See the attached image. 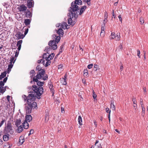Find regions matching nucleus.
<instances>
[{
	"label": "nucleus",
	"instance_id": "79ce46f5",
	"mask_svg": "<svg viewBox=\"0 0 148 148\" xmlns=\"http://www.w3.org/2000/svg\"><path fill=\"white\" fill-rule=\"evenodd\" d=\"M61 82L62 83V84L64 85H66V80L65 79H62Z\"/></svg>",
	"mask_w": 148,
	"mask_h": 148
},
{
	"label": "nucleus",
	"instance_id": "e2e57ef3",
	"mask_svg": "<svg viewBox=\"0 0 148 148\" xmlns=\"http://www.w3.org/2000/svg\"><path fill=\"white\" fill-rule=\"evenodd\" d=\"M61 111L62 113H63L64 112V108L62 107H61Z\"/></svg>",
	"mask_w": 148,
	"mask_h": 148
},
{
	"label": "nucleus",
	"instance_id": "473e14b6",
	"mask_svg": "<svg viewBox=\"0 0 148 148\" xmlns=\"http://www.w3.org/2000/svg\"><path fill=\"white\" fill-rule=\"evenodd\" d=\"M42 78L44 80H46L48 79V76L47 74L42 75Z\"/></svg>",
	"mask_w": 148,
	"mask_h": 148
},
{
	"label": "nucleus",
	"instance_id": "20e7f679",
	"mask_svg": "<svg viewBox=\"0 0 148 148\" xmlns=\"http://www.w3.org/2000/svg\"><path fill=\"white\" fill-rule=\"evenodd\" d=\"M82 1L81 0H75L74 2H72L71 3V7L69 9L73 12H75V14H78L79 12V8L77 5H81Z\"/></svg>",
	"mask_w": 148,
	"mask_h": 148
},
{
	"label": "nucleus",
	"instance_id": "f03ea898",
	"mask_svg": "<svg viewBox=\"0 0 148 148\" xmlns=\"http://www.w3.org/2000/svg\"><path fill=\"white\" fill-rule=\"evenodd\" d=\"M38 79H39L36 78L35 76L33 78V81L37 82V84L38 86L36 85L32 86V89L33 91H32V93L35 94L37 99H40V96L44 92L43 88L41 86H42L45 83L44 82L39 81Z\"/></svg>",
	"mask_w": 148,
	"mask_h": 148
},
{
	"label": "nucleus",
	"instance_id": "412c9836",
	"mask_svg": "<svg viewBox=\"0 0 148 148\" xmlns=\"http://www.w3.org/2000/svg\"><path fill=\"white\" fill-rule=\"evenodd\" d=\"M18 127L17 129L16 130L17 132L19 133H21L22 132L23 130V127L22 125H21L20 126Z\"/></svg>",
	"mask_w": 148,
	"mask_h": 148
},
{
	"label": "nucleus",
	"instance_id": "f257e3e1",
	"mask_svg": "<svg viewBox=\"0 0 148 148\" xmlns=\"http://www.w3.org/2000/svg\"><path fill=\"white\" fill-rule=\"evenodd\" d=\"M32 93L29 94L27 97L25 95H23L22 97L24 101H27V105L25 106V109L27 113L30 114L32 109H37V103L35 101L36 99L35 94L32 93V92H30Z\"/></svg>",
	"mask_w": 148,
	"mask_h": 148
},
{
	"label": "nucleus",
	"instance_id": "680f3d73",
	"mask_svg": "<svg viewBox=\"0 0 148 148\" xmlns=\"http://www.w3.org/2000/svg\"><path fill=\"white\" fill-rule=\"evenodd\" d=\"M133 107L135 110H136L137 108V105L136 104H133Z\"/></svg>",
	"mask_w": 148,
	"mask_h": 148
},
{
	"label": "nucleus",
	"instance_id": "bf43d9fd",
	"mask_svg": "<svg viewBox=\"0 0 148 148\" xmlns=\"http://www.w3.org/2000/svg\"><path fill=\"white\" fill-rule=\"evenodd\" d=\"M28 28H27L26 30H25V33H24V34H25V35L28 33Z\"/></svg>",
	"mask_w": 148,
	"mask_h": 148
},
{
	"label": "nucleus",
	"instance_id": "a18cd8bd",
	"mask_svg": "<svg viewBox=\"0 0 148 148\" xmlns=\"http://www.w3.org/2000/svg\"><path fill=\"white\" fill-rule=\"evenodd\" d=\"M105 26V23H104V24L103 25H102L101 26V31H105L104 29V26Z\"/></svg>",
	"mask_w": 148,
	"mask_h": 148
},
{
	"label": "nucleus",
	"instance_id": "dca6fc26",
	"mask_svg": "<svg viewBox=\"0 0 148 148\" xmlns=\"http://www.w3.org/2000/svg\"><path fill=\"white\" fill-rule=\"evenodd\" d=\"M32 119V117L30 115H26L25 116V121L27 122H29Z\"/></svg>",
	"mask_w": 148,
	"mask_h": 148
},
{
	"label": "nucleus",
	"instance_id": "3c124183",
	"mask_svg": "<svg viewBox=\"0 0 148 148\" xmlns=\"http://www.w3.org/2000/svg\"><path fill=\"white\" fill-rule=\"evenodd\" d=\"M92 66H93V64H91L88 65L87 67L88 69H90L92 67Z\"/></svg>",
	"mask_w": 148,
	"mask_h": 148
},
{
	"label": "nucleus",
	"instance_id": "f3484780",
	"mask_svg": "<svg viewBox=\"0 0 148 148\" xmlns=\"http://www.w3.org/2000/svg\"><path fill=\"white\" fill-rule=\"evenodd\" d=\"M10 137L9 134H6L3 136V140L5 141H7L9 139Z\"/></svg>",
	"mask_w": 148,
	"mask_h": 148
},
{
	"label": "nucleus",
	"instance_id": "58836bf2",
	"mask_svg": "<svg viewBox=\"0 0 148 148\" xmlns=\"http://www.w3.org/2000/svg\"><path fill=\"white\" fill-rule=\"evenodd\" d=\"M91 0H84V1L86 2L87 3V4L88 5H90L91 3L90 2Z\"/></svg>",
	"mask_w": 148,
	"mask_h": 148
},
{
	"label": "nucleus",
	"instance_id": "5fc2aeb1",
	"mask_svg": "<svg viewBox=\"0 0 148 148\" xmlns=\"http://www.w3.org/2000/svg\"><path fill=\"white\" fill-rule=\"evenodd\" d=\"M132 101L133 102V104H136V100L135 98H133L132 100Z\"/></svg>",
	"mask_w": 148,
	"mask_h": 148
},
{
	"label": "nucleus",
	"instance_id": "6e6d98bb",
	"mask_svg": "<svg viewBox=\"0 0 148 148\" xmlns=\"http://www.w3.org/2000/svg\"><path fill=\"white\" fill-rule=\"evenodd\" d=\"M34 132V130L33 129H31L29 132V136L33 134Z\"/></svg>",
	"mask_w": 148,
	"mask_h": 148
},
{
	"label": "nucleus",
	"instance_id": "f8f14e48",
	"mask_svg": "<svg viewBox=\"0 0 148 148\" xmlns=\"http://www.w3.org/2000/svg\"><path fill=\"white\" fill-rule=\"evenodd\" d=\"M31 22V21L30 19H26L24 20V23L25 25L27 26L28 28H30Z\"/></svg>",
	"mask_w": 148,
	"mask_h": 148
},
{
	"label": "nucleus",
	"instance_id": "1a4fd4ad",
	"mask_svg": "<svg viewBox=\"0 0 148 148\" xmlns=\"http://www.w3.org/2000/svg\"><path fill=\"white\" fill-rule=\"evenodd\" d=\"M48 86L50 89V91L51 92V93L52 94V96L54 94V90L53 88V85L51 81L49 82Z\"/></svg>",
	"mask_w": 148,
	"mask_h": 148
},
{
	"label": "nucleus",
	"instance_id": "ddd939ff",
	"mask_svg": "<svg viewBox=\"0 0 148 148\" xmlns=\"http://www.w3.org/2000/svg\"><path fill=\"white\" fill-rule=\"evenodd\" d=\"M27 5L29 8H31L34 6V1H28L27 2Z\"/></svg>",
	"mask_w": 148,
	"mask_h": 148
},
{
	"label": "nucleus",
	"instance_id": "774afa93",
	"mask_svg": "<svg viewBox=\"0 0 148 148\" xmlns=\"http://www.w3.org/2000/svg\"><path fill=\"white\" fill-rule=\"evenodd\" d=\"M7 79H8V77H6L5 78H4V79H3V82L4 83L6 82V81H7Z\"/></svg>",
	"mask_w": 148,
	"mask_h": 148
},
{
	"label": "nucleus",
	"instance_id": "aec40b11",
	"mask_svg": "<svg viewBox=\"0 0 148 148\" xmlns=\"http://www.w3.org/2000/svg\"><path fill=\"white\" fill-rule=\"evenodd\" d=\"M86 8V6L84 5L82 6L80 9L79 12V14L81 15L82 13L85 10Z\"/></svg>",
	"mask_w": 148,
	"mask_h": 148
},
{
	"label": "nucleus",
	"instance_id": "7ed1b4c3",
	"mask_svg": "<svg viewBox=\"0 0 148 148\" xmlns=\"http://www.w3.org/2000/svg\"><path fill=\"white\" fill-rule=\"evenodd\" d=\"M53 40H50L48 43V45L50 46L53 50L56 49L57 48L56 44L58 43L60 39V37L57 36L55 34L52 35Z\"/></svg>",
	"mask_w": 148,
	"mask_h": 148
},
{
	"label": "nucleus",
	"instance_id": "0e129e2a",
	"mask_svg": "<svg viewBox=\"0 0 148 148\" xmlns=\"http://www.w3.org/2000/svg\"><path fill=\"white\" fill-rule=\"evenodd\" d=\"M13 66V64H12V63H10V64L8 65V67L11 69L12 68Z\"/></svg>",
	"mask_w": 148,
	"mask_h": 148
},
{
	"label": "nucleus",
	"instance_id": "4468645a",
	"mask_svg": "<svg viewBox=\"0 0 148 148\" xmlns=\"http://www.w3.org/2000/svg\"><path fill=\"white\" fill-rule=\"evenodd\" d=\"M57 33L59 34V36H63L64 34L63 30L61 28H59L57 31Z\"/></svg>",
	"mask_w": 148,
	"mask_h": 148
},
{
	"label": "nucleus",
	"instance_id": "f704fd0d",
	"mask_svg": "<svg viewBox=\"0 0 148 148\" xmlns=\"http://www.w3.org/2000/svg\"><path fill=\"white\" fill-rule=\"evenodd\" d=\"M142 109V115H144L145 113V107H144V106H142L141 107Z\"/></svg>",
	"mask_w": 148,
	"mask_h": 148
},
{
	"label": "nucleus",
	"instance_id": "c756f323",
	"mask_svg": "<svg viewBox=\"0 0 148 148\" xmlns=\"http://www.w3.org/2000/svg\"><path fill=\"white\" fill-rule=\"evenodd\" d=\"M51 49V47L49 46L46 47L45 51L47 53H48V52L50 51Z\"/></svg>",
	"mask_w": 148,
	"mask_h": 148
},
{
	"label": "nucleus",
	"instance_id": "c9c22d12",
	"mask_svg": "<svg viewBox=\"0 0 148 148\" xmlns=\"http://www.w3.org/2000/svg\"><path fill=\"white\" fill-rule=\"evenodd\" d=\"M93 97V99H96L97 97V95L95 94V92H94V90H93V94L92 95Z\"/></svg>",
	"mask_w": 148,
	"mask_h": 148
},
{
	"label": "nucleus",
	"instance_id": "4c0bfd02",
	"mask_svg": "<svg viewBox=\"0 0 148 148\" xmlns=\"http://www.w3.org/2000/svg\"><path fill=\"white\" fill-rule=\"evenodd\" d=\"M47 62H46V64H44V65L45 67H47L49 65H50V64L51 62V61H47Z\"/></svg>",
	"mask_w": 148,
	"mask_h": 148
},
{
	"label": "nucleus",
	"instance_id": "39448f33",
	"mask_svg": "<svg viewBox=\"0 0 148 148\" xmlns=\"http://www.w3.org/2000/svg\"><path fill=\"white\" fill-rule=\"evenodd\" d=\"M3 131L5 134L9 133L12 135L14 133V130L12 128V124L10 121H8L6 125L5 126L4 128Z\"/></svg>",
	"mask_w": 148,
	"mask_h": 148
},
{
	"label": "nucleus",
	"instance_id": "b1692460",
	"mask_svg": "<svg viewBox=\"0 0 148 148\" xmlns=\"http://www.w3.org/2000/svg\"><path fill=\"white\" fill-rule=\"evenodd\" d=\"M114 102L113 101H111V103L110 104L111 108L113 110H115V107L114 105L113 104Z\"/></svg>",
	"mask_w": 148,
	"mask_h": 148
},
{
	"label": "nucleus",
	"instance_id": "4d7b16f0",
	"mask_svg": "<svg viewBox=\"0 0 148 148\" xmlns=\"http://www.w3.org/2000/svg\"><path fill=\"white\" fill-rule=\"evenodd\" d=\"M123 48L122 45H120L118 47V49L120 50H121Z\"/></svg>",
	"mask_w": 148,
	"mask_h": 148
},
{
	"label": "nucleus",
	"instance_id": "69168bd1",
	"mask_svg": "<svg viewBox=\"0 0 148 148\" xmlns=\"http://www.w3.org/2000/svg\"><path fill=\"white\" fill-rule=\"evenodd\" d=\"M14 57H12V58H11L10 59V63H12L13 62V61L14 60Z\"/></svg>",
	"mask_w": 148,
	"mask_h": 148
},
{
	"label": "nucleus",
	"instance_id": "13d9d810",
	"mask_svg": "<svg viewBox=\"0 0 148 148\" xmlns=\"http://www.w3.org/2000/svg\"><path fill=\"white\" fill-rule=\"evenodd\" d=\"M4 85V83L2 81H1L0 82V86H3Z\"/></svg>",
	"mask_w": 148,
	"mask_h": 148
},
{
	"label": "nucleus",
	"instance_id": "6e6552de",
	"mask_svg": "<svg viewBox=\"0 0 148 148\" xmlns=\"http://www.w3.org/2000/svg\"><path fill=\"white\" fill-rule=\"evenodd\" d=\"M15 36L16 38V39L18 40L23 38L25 37V35L22 34L21 32H18L15 34Z\"/></svg>",
	"mask_w": 148,
	"mask_h": 148
},
{
	"label": "nucleus",
	"instance_id": "c85d7f7f",
	"mask_svg": "<svg viewBox=\"0 0 148 148\" xmlns=\"http://www.w3.org/2000/svg\"><path fill=\"white\" fill-rule=\"evenodd\" d=\"M6 87L7 86H5V87L1 86V89L0 91L1 93L3 94L5 92L6 90Z\"/></svg>",
	"mask_w": 148,
	"mask_h": 148
},
{
	"label": "nucleus",
	"instance_id": "4be33fe9",
	"mask_svg": "<svg viewBox=\"0 0 148 148\" xmlns=\"http://www.w3.org/2000/svg\"><path fill=\"white\" fill-rule=\"evenodd\" d=\"M7 73L6 71H4L3 73H2L0 75V80L2 79L3 78L5 77Z\"/></svg>",
	"mask_w": 148,
	"mask_h": 148
},
{
	"label": "nucleus",
	"instance_id": "423d86ee",
	"mask_svg": "<svg viewBox=\"0 0 148 148\" xmlns=\"http://www.w3.org/2000/svg\"><path fill=\"white\" fill-rule=\"evenodd\" d=\"M69 13L68 14V16L69 17V18L68 19V23L69 25H73L74 23L73 24L72 18L74 17L76 18L77 17V14H75V12H73L71 10L69 9Z\"/></svg>",
	"mask_w": 148,
	"mask_h": 148
},
{
	"label": "nucleus",
	"instance_id": "864d4df0",
	"mask_svg": "<svg viewBox=\"0 0 148 148\" xmlns=\"http://www.w3.org/2000/svg\"><path fill=\"white\" fill-rule=\"evenodd\" d=\"M106 112L107 113H109V114H110L111 111L110 110L109 108H106Z\"/></svg>",
	"mask_w": 148,
	"mask_h": 148
},
{
	"label": "nucleus",
	"instance_id": "c03bdc74",
	"mask_svg": "<svg viewBox=\"0 0 148 148\" xmlns=\"http://www.w3.org/2000/svg\"><path fill=\"white\" fill-rule=\"evenodd\" d=\"M49 116L48 115H46L45 117V120L46 122L48 121L49 119Z\"/></svg>",
	"mask_w": 148,
	"mask_h": 148
},
{
	"label": "nucleus",
	"instance_id": "338daca9",
	"mask_svg": "<svg viewBox=\"0 0 148 148\" xmlns=\"http://www.w3.org/2000/svg\"><path fill=\"white\" fill-rule=\"evenodd\" d=\"M97 147L96 148H102V147L100 144H98L97 146Z\"/></svg>",
	"mask_w": 148,
	"mask_h": 148
},
{
	"label": "nucleus",
	"instance_id": "7c9ffc66",
	"mask_svg": "<svg viewBox=\"0 0 148 148\" xmlns=\"http://www.w3.org/2000/svg\"><path fill=\"white\" fill-rule=\"evenodd\" d=\"M64 47V44L62 45H61L60 47V49H59V53H58L57 54V56H58L59 54L62 53L63 51V49Z\"/></svg>",
	"mask_w": 148,
	"mask_h": 148
},
{
	"label": "nucleus",
	"instance_id": "72a5a7b5",
	"mask_svg": "<svg viewBox=\"0 0 148 148\" xmlns=\"http://www.w3.org/2000/svg\"><path fill=\"white\" fill-rule=\"evenodd\" d=\"M98 67H99L98 65L96 64H95L94 65V68H93V70L95 71H96L97 70V69L98 68Z\"/></svg>",
	"mask_w": 148,
	"mask_h": 148
},
{
	"label": "nucleus",
	"instance_id": "6ab92c4d",
	"mask_svg": "<svg viewBox=\"0 0 148 148\" xmlns=\"http://www.w3.org/2000/svg\"><path fill=\"white\" fill-rule=\"evenodd\" d=\"M25 16L29 18H30L32 17V14L30 11L28 10H27L26 12Z\"/></svg>",
	"mask_w": 148,
	"mask_h": 148
},
{
	"label": "nucleus",
	"instance_id": "a19ab883",
	"mask_svg": "<svg viewBox=\"0 0 148 148\" xmlns=\"http://www.w3.org/2000/svg\"><path fill=\"white\" fill-rule=\"evenodd\" d=\"M42 61V63L43 64V65H44L45 60H43L42 59H40L38 60L37 62L38 63H40Z\"/></svg>",
	"mask_w": 148,
	"mask_h": 148
},
{
	"label": "nucleus",
	"instance_id": "49530a36",
	"mask_svg": "<svg viewBox=\"0 0 148 148\" xmlns=\"http://www.w3.org/2000/svg\"><path fill=\"white\" fill-rule=\"evenodd\" d=\"M5 121V120L4 119H3L1 121L0 123V127L3 125L4 122Z\"/></svg>",
	"mask_w": 148,
	"mask_h": 148
},
{
	"label": "nucleus",
	"instance_id": "a211bd4d",
	"mask_svg": "<svg viewBox=\"0 0 148 148\" xmlns=\"http://www.w3.org/2000/svg\"><path fill=\"white\" fill-rule=\"evenodd\" d=\"M22 41V40H21L18 41L17 42V46L18 47V51L20 50L21 49Z\"/></svg>",
	"mask_w": 148,
	"mask_h": 148
},
{
	"label": "nucleus",
	"instance_id": "e433bc0d",
	"mask_svg": "<svg viewBox=\"0 0 148 148\" xmlns=\"http://www.w3.org/2000/svg\"><path fill=\"white\" fill-rule=\"evenodd\" d=\"M55 56V54L53 53H51V54H49V57H50L51 59H53V58Z\"/></svg>",
	"mask_w": 148,
	"mask_h": 148
},
{
	"label": "nucleus",
	"instance_id": "8fccbe9b",
	"mask_svg": "<svg viewBox=\"0 0 148 148\" xmlns=\"http://www.w3.org/2000/svg\"><path fill=\"white\" fill-rule=\"evenodd\" d=\"M137 51V56L139 58H140V50L139 49H138Z\"/></svg>",
	"mask_w": 148,
	"mask_h": 148
},
{
	"label": "nucleus",
	"instance_id": "37998d69",
	"mask_svg": "<svg viewBox=\"0 0 148 148\" xmlns=\"http://www.w3.org/2000/svg\"><path fill=\"white\" fill-rule=\"evenodd\" d=\"M105 31H101L100 35L102 37H103L105 35Z\"/></svg>",
	"mask_w": 148,
	"mask_h": 148
},
{
	"label": "nucleus",
	"instance_id": "5701e85b",
	"mask_svg": "<svg viewBox=\"0 0 148 148\" xmlns=\"http://www.w3.org/2000/svg\"><path fill=\"white\" fill-rule=\"evenodd\" d=\"M116 36L115 33L112 32L109 37V39L110 40L113 39L115 38Z\"/></svg>",
	"mask_w": 148,
	"mask_h": 148
},
{
	"label": "nucleus",
	"instance_id": "bb28decb",
	"mask_svg": "<svg viewBox=\"0 0 148 148\" xmlns=\"http://www.w3.org/2000/svg\"><path fill=\"white\" fill-rule=\"evenodd\" d=\"M120 33H117L116 34V35L115 36V40H119L120 39Z\"/></svg>",
	"mask_w": 148,
	"mask_h": 148
},
{
	"label": "nucleus",
	"instance_id": "603ef678",
	"mask_svg": "<svg viewBox=\"0 0 148 148\" xmlns=\"http://www.w3.org/2000/svg\"><path fill=\"white\" fill-rule=\"evenodd\" d=\"M35 73V71L34 70H32L31 71L29 72L30 74H34Z\"/></svg>",
	"mask_w": 148,
	"mask_h": 148
},
{
	"label": "nucleus",
	"instance_id": "0eeeda50",
	"mask_svg": "<svg viewBox=\"0 0 148 148\" xmlns=\"http://www.w3.org/2000/svg\"><path fill=\"white\" fill-rule=\"evenodd\" d=\"M36 70L38 71L37 72V74L35 77L39 79H41L42 77V75H45V70L44 69H42V67L40 65L37 66Z\"/></svg>",
	"mask_w": 148,
	"mask_h": 148
},
{
	"label": "nucleus",
	"instance_id": "2eb2a0df",
	"mask_svg": "<svg viewBox=\"0 0 148 148\" xmlns=\"http://www.w3.org/2000/svg\"><path fill=\"white\" fill-rule=\"evenodd\" d=\"M23 127L24 128L27 129L29 127V124L26 121H25L22 124V125Z\"/></svg>",
	"mask_w": 148,
	"mask_h": 148
},
{
	"label": "nucleus",
	"instance_id": "9d476101",
	"mask_svg": "<svg viewBox=\"0 0 148 148\" xmlns=\"http://www.w3.org/2000/svg\"><path fill=\"white\" fill-rule=\"evenodd\" d=\"M58 25H59L58 26H57V27H59V26H60L61 28H62L64 29L67 28L68 25L66 22H62V23L59 24Z\"/></svg>",
	"mask_w": 148,
	"mask_h": 148
},
{
	"label": "nucleus",
	"instance_id": "2f4dec72",
	"mask_svg": "<svg viewBox=\"0 0 148 148\" xmlns=\"http://www.w3.org/2000/svg\"><path fill=\"white\" fill-rule=\"evenodd\" d=\"M25 141L24 138L22 137H20L19 139V142L21 144H23Z\"/></svg>",
	"mask_w": 148,
	"mask_h": 148
},
{
	"label": "nucleus",
	"instance_id": "393cba45",
	"mask_svg": "<svg viewBox=\"0 0 148 148\" xmlns=\"http://www.w3.org/2000/svg\"><path fill=\"white\" fill-rule=\"evenodd\" d=\"M78 120L79 124L81 125H82V117L80 116H78Z\"/></svg>",
	"mask_w": 148,
	"mask_h": 148
},
{
	"label": "nucleus",
	"instance_id": "ea45409f",
	"mask_svg": "<svg viewBox=\"0 0 148 148\" xmlns=\"http://www.w3.org/2000/svg\"><path fill=\"white\" fill-rule=\"evenodd\" d=\"M140 21L141 24H143L144 23V20L143 17H141L140 18Z\"/></svg>",
	"mask_w": 148,
	"mask_h": 148
},
{
	"label": "nucleus",
	"instance_id": "09e8293b",
	"mask_svg": "<svg viewBox=\"0 0 148 148\" xmlns=\"http://www.w3.org/2000/svg\"><path fill=\"white\" fill-rule=\"evenodd\" d=\"M84 75L87 76L88 74V71L86 70H84Z\"/></svg>",
	"mask_w": 148,
	"mask_h": 148
},
{
	"label": "nucleus",
	"instance_id": "052dcab7",
	"mask_svg": "<svg viewBox=\"0 0 148 148\" xmlns=\"http://www.w3.org/2000/svg\"><path fill=\"white\" fill-rule=\"evenodd\" d=\"M7 70L8 71H6V72L7 73H10V72L11 71V69L8 67V68Z\"/></svg>",
	"mask_w": 148,
	"mask_h": 148
},
{
	"label": "nucleus",
	"instance_id": "a878e982",
	"mask_svg": "<svg viewBox=\"0 0 148 148\" xmlns=\"http://www.w3.org/2000/svg\"><path fill=\"white\" fill-rule=\"evenodd\" d=\"M49 53H44L42 56V58L45 59V60H46L47 58H48V57L49 56Z\"/></svg>",
	"mask_w": 148,
	"mask_h": 148
},
{
	"label": "nucleus",
	"instance_id": "9b49d317",
	"mask_svg": "<svg viewBox=\"0 0 148 148\" xmlns=\"http://www.w3.org/2000/svg\"><path fill=\"white\" fill-rule=\"evenodd\" d=\"M27 9V7L24 5H20L18 8L19 11L21 12H23L26 10Z\"/></svg>",
	"mask_w": 148,
	"mask_h": 148
},
{
	"label": "nucleus",
	"instance_id": "cd10ccee",
	"mask_svg": "<svg viewBox=\"0 0 148 148\" xmlns=\"http://www.w3.org/2000/svg\"><path fill=\"white\" fill-rule=\"evenodd\" d=\"M21 123V121L20 119H17L15 122V125L16 127H18V125L20 124Z\"/></svg>",
	"mask_w": 148,
	"mask_h": 148
},
{
	"label": "nucleus",
	"instance_id": "de8ad7c7",
	"mask_svg": "<svg viewBox=\"0 0 148 148\" xmlns=\"http://www.w3.org/2000/svg\"><path fill=\"white\" fill-rule=\"evenodd\" d=\"M104 18H105V19H107L108 18V14L107 12L105 11L104 12Z\"/></svg>",
	"mask_w": 148,
	"mask_h": 148
}]
</instances>
